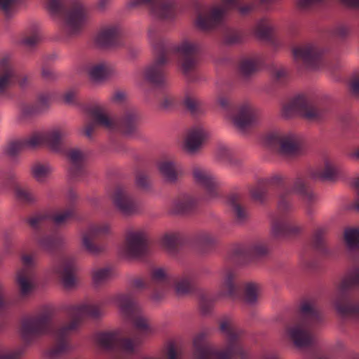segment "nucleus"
I'll return each instance as SVG.
<instances>
[{
  "mask_svg": "<svg viewBox=\"0 0 359 359\" xmlns=\"http://www.w3.org/2000/svg\"><path fill=\"white\" fill-rule=\"evenodd\" d=\"M101 314V311L94 305L81 304L75 306L71 309L72 322L55 331L53 330L48 315L27 318L22 320L20 335L25 341L46 334H52L56 338H63L76 331L83 318H97Z\"/></svg>",
  "mask_w": 359,
  "mask_h": 359,
  "instance_id": "nucleus-1",
  "label": "nucleus"
},
{
  "mask_svg": "<svg viewBox=\"0 0 359 359\" xmlns=\"http://www.w3.org/2000/svg\"><path fill=\"white\" fill-rule=\"evenodd\" d=\"M149 36L156 52V58L154 63L145 70V79L154 83L161 82L163 79L162 66L167 62L168 58L172 56L182 58L181 69L184 74L189 73L195 67L196 61L191 57L197 49L194 43L184 41L169 50H165L161 43L156 42L154 32L149 31Z\"/></svg>",
  "mask_w": 359,
  "mask_h": 359,
  "instance_id": "nucleus-2",
  "label": "nucleus"
},
{
  "mask_svg": "<svg viewBox=\"0 0 359 359\" xmlns=\"http://www.w3.org/2000/svg\"><path fill=\"white\" fill-rule=\"evenodd\" d=\"M67 135L65 131L60 128H55L48 133H37L25 141L11 144L8 152L13 156L17 151L25 148L33 149L43 144H46L51 151H58L61 148L63 139Z\"/></svg>",
  "mask_w": 359,
  "mask_h": 359,
  "instance_id": "nucleus-3",
  "label": "nucleus"
},
{
  "mask_svg": "<svg viewBox=\"0 0 359 359\" xmlns=\"http://www.w3.org/2000/svg\"><path fill=\"white\" fill-rule=\"evenodd\" d=\"M231 323L226 320L221 322L220 329L224 332H229L228 336L229 347L226 350L221 352H215L214 349L205 343L203 334L196 336L194 339V346L196 349V359H229L234 354L236 349V338L234 333L230 332Z\"/></svg>",
  "mask_w": 359,
  "mask_h": 359,
  "instance_id": "nucleus-4",
  "label": "nucleus"
},
{
  "mask_svg": "<svg viewBox=\"0 0 359 359\" xmlns=\"http://www.w3.org/2000/svg\"><path fill=\"white\" fill-rule=\"evenodd\" d=\"M224 6L216 7L211 11L201 10L198 12L195 20V25L201 30L210 29L218 25L224 18L226 11L229 8H236L241 15H246L252 10V6L245 4L236 6L238 0H223Z\"/></svg>",
  "mask_w": 359,
  "mask_h": 359,
  "instance_id": "nucleus-5",
  "label": "nucleus"
},
{
  "mask_svg": "<svg viewBox=\"0 0 359 359\" xmlns=\"http://www.w3.org/2000/svg\"><path fill=\"white\" fill-rule=\"evenodd\" d=\"M300 315L299 321L290 327L287 333L295 346L304 348L309 346L313 341V337L307 328L316 316L313 304L308 302L303 303Z\"/></svg>",
  "mask_w": 359,
  "mask_h": 359,
  "instance_id": "nucleus-6",
  "label": "nucleus"
},
{
  "mask_svg": "<svg viewBox=\"0 0 359 359\" xmlns=\"http://www.w3.org/2000/svg\"><path fill=\"white\" fill-rule=\"evenodd\" d=\"M94 123L87 126L85 128V135L87 137L91 138L93 131L97 126H101L109 130L120 129L122 133L130 135L135 130L136 118L133 114H128L121 121L111 118L107 114L97 111L93 113Z\"/></svg>",
  "mask_w": 359,
  "mask_h": 359,
  "instance_id": "nucleus-7",
  "label": "nucleus"
},
{
  "mask_svg": "<svg viewBox=\"0 0 359 359\" xmlns=\"http://www.w3.org/2000/svg\"><path fill=\"white\" fill-rule=\"evenodd\" d=\"M359 286V269H355L348 273L343 279L339 290L338 299L335 302V309L341 316L351 315L359 317V304L355 306L343 305L344 294L353 286Z\"/></svg>",
  "mask_w": 359,
  "mask_h": 359,
  "instance_id": "nucleus-8",
  "label": "nucleus"
},
{
  "mask_svg": "<svg viewBox=\"0 0 359 359\" xmlns=\"http://www.w3.org/2000/svg\"><path fill=\"white\" fill-rule=\"evenodd\" d=\"M264 142L268 146L279 144V152L284 155L296 153L302 144L301 138L297 135L292 133L283 134L278 131L268 134Z\"/></svg>",
  "mask_w": 359,
  "mask_h": 359,
  "instance_id": "nucleus-9",
  "label": "nucleus"
},
{
  "mask_svg": "<svg viewBox=\"0 0 359 359\" xmlns=\"http://www.w3.org/2000/svg\"><path fill=\"white\" fill-rule=\"evenodd\" d=\"M294 114H298L308 121H314L320 116L319 111L313 107L304 96L295 97L291 103L283 108V114L290 117Z\"/></svg>",
  "mask_w": 359,
  "mask_h": 359,
  "instance_id": "nucleus-10",
  "label": "nucleus"
},
{
  "mask_svg": "<svg viewBox=\"0 0 359 359\" xmlns=\"http://www.w3.org/2000/svg\"><path fill=\"white\" fill-rule=\"evenodd\" d=\"M146 234L141 231L128 232L121 253L128 258L139 257L146 251Z\"/></svg>",
  "mask_w": 359,
  "mask_h": 359,
  "instance_id": "nucleus-11",
  "label": "nucleus"
},
{
  "mask_svg": "<svg viewBox=\"0 0 359 359\" xmlns=\"http://www.w3.org/2000/svg\"><path fill=\"white\" fill-rule=\"evenodd\" d=\"M208 131L201 126L190 128L186 135L183 149L189 154H195L200 150L208 139Z\"/></svg>",
  "mask_w": 359,
  "mask_h": 359,
  "instance_id": "nucleus-12",
  "label": "nucleus"
},
{
  "mask_svg": "<svg viewBox=\"0 0 359 359\" xmlns=\"http://www.w3.org/2000/svg\"><path fill=\"white\" fill-rule=\"evenodd\" d=\"M193 177L195 182L203 187L206 199H211L217 195L216 182L210 172L201 168H194Z\"/></svg>",
  "mask_w": 359,
  "mask_h": 359,
  "instance_id": "nucleus-13",
  "label": "nucleus"
},
{
  "mask_svg": "<svg viewBox=\"0 0 359 359\" xmlns=\"http://www.w3.org/2000/svg\"><path fill=\"white\" fill-rule=\"evenodd\" d=\"M112 201L116 208L123 215H130L138 211L137 204L121 188L116 190Z\"/></svg>",
  "mask_w": 359,
  "mask_h": 359,
  "instance_id": "nucleus-14",
  "label": "nucleus"
},
{
  "mask_svg": "<svg viewBox=\"0 0 359 359\" xmlns=\"http://www.w3.org/2000/svg\"><path fill=\"white\" fill-rule=\"evenodd\" d=\"M258 111L254 107L244 105L239 109L238 114L233 118L234 126L239 130H243L257 121Z\"/></svg>",
  "mask_w": 359,
  "mask_h": 359,
  "instance_id": "nucleus-15",
  "label": "nucleus"
},
{
  "mask_svg": "<svg viewBox=\"0 0 359 359\" xmlns=\"http://www.w3.org/2000/svg\"><path fill=\"white\" fill-rule=\"evenodd\" d=\"M87 17L86 11L79 5L69 11L64 20V27L69 33L76 32L85 22Z\"/></svg>",
  "mask_w": 359,
  "mask_h": 359,
  "instance_id": "nucleus-16",
  "label": "nucleus"
},
{
  "mask_svg": "<svg viewBox=\"0 0 359 359\" xmlns=\"http://www.w3.org/2000/svg\"><path fill=\"white\" fill-rule=\"evenodd\" d=\"M135 326L137 330H139L140 332L136 337L135 341H133L130 339H126L122 341L121 348L124 353H133L136 347L140 344V338H142L144 335L151 332L147 320L143 318H138L135 321Z\"/></svg>",
  "mask_w": 359,
  "mask_h": 359,
  "instance_id": "nucleus-17",
  "label": "nucleus"
},
{
  "mask_svg": "<svg viewBox=\"0 0 359 359\" xmlns=\"http://www.w3.org/2000/svg\"><path fill=\"white\" fill-rule=\"evenodd\" d=\"M293 57L296 61L302 60L305 64H310L317 60L319 53L311 45L299 46L293 48Z\"/></svg>",
  "mask_w": 359,
  "mask_h": 359,
  "instance_id": "nucleus-18",
  "label": "nucleus"
},
{
  "mask_svg": "<svg viewBox=\"0 0 359 359\" xmlns=\"http://www.w3.org/2000/svg\"><path fill=\"white\" fill-rule=\"evenodd\" d=\"M13 80V74L8 60L4 58L0 60V93H3L11 86Z\"/></svg>",
  "mask_w": 359,
  "mask_h": 359,
  "instance_id": "nucleus-19",
  "label": "nucleus"
},
{
  "mask_svg": "<svg viewBox=\"0 0 359 359\" xmlns=\"http://www.w3.org/2000/svg\"><path fill=\"white\" fill-rule=\"evenodd\" d=\"M111 72L109 65L104 63L93 65L88 68V74L91 81L97 82L107 78Z\"/></svg>",
  "mask_w": 359,
  "mask_h": 359,
  "instance_id": "nucleus-20",
  "label": "nucleus"
},
{
  "mask_svg": "<svg viewBox=\"0 0 359 359\" xmlns=\"http://www.w3.org/2000/svg\"><path fill=\"white\" fill-rule=\"evenodd\" d=\"M158 168L160 173L166 181L170 182L176 181L179 170L172 161H161L158 164Z\"/></svg>",
  "mask_w": 359,
  "mask_h": 359,
  "instance_id": "nucleus-21",
  "label": "nucleus"
},
{
  "mask_svg": "<svg viewBox=\"0 0 359 359\" xmlns=\"http://www.w3.org/2000/svg\"><path fill=\"white\" fill-rule=\"evenodd\" d=\"M17 280L22 294H27L33 287L32 273L30 271L23 269L18 273Z\"/></svg>",
  "mask_w": 359,
  "mask_h": 359,
  "instance_id": "nucleus-22",
  "label": "nucleus"
},
{
  "mask_svg": "<svg viewBox=\"0 0 359 359\" xmlns=\"http://www.w3.org/2000/svg\"><path fill=\"white\" fill-rule=\"evenodd\" d=\"M75 269L76 267L72 263H67L64 266L61 273V280L63 286L67 289L72 288L76 284Z\"/></svg>",
  "mask_w": 359,
  "mask_h": 359,
  "instance_id": "nucleus-23",
  "label": "nucleus"
},
{
  "mask_svg": "<svg viewBox=\"0 0 359 359\" xmlns=\"http://www.w3.org/2000/svg\"><path fill=\"white\" fill-rule=\"evenodd\" d=\"M118 34V30L114 27H109L102 29L96 36V42L105 46L114 41Z\"/></svg>",
  "mask_w": 359,
  "mask_h": 359,
  "instance_id": "nucleus-24",
  "label": "nucleus"
},
{
  "mask_svg": "<svg viewBox=\"0 0 359 359\" xmlns=\"http://www.w3.org/2000/svg\"><path fill=\"white\" fill-rule=\"evenodd\" d=\"M344 239L349 249L359 248V228L346 229L344 231Z\"/></svg>",
  "mask_w": 359,
  "mask_h": 359,
  "instance_id": "nucleus-25",
  "label": "nucleus"
},
{
  "mask_svg": "<svg viewBox=\"0 0 359 359\" xmlns=\"http://www.w3.org/2000/svg\"><path fill=\"white\" fill-rule=\"evenodd\" d=\"M51 171L52 169L48 164L36 163L32 168V175L38 182H43Z\"/></svg>",
  "mask_w": 359,
  "mask_h": 359,
  "instance_id": "nucleus-26",
  "label": "nucleus"
},
{
  "mask_svg": "<svg viewBox=\"0 0 359 359\" xmlns=\"http://www.w3.org/2000/svg\"><path fill=\"white\" fill-rule=\"evenodd\" d=\"M233 274L231 271H227L222 276V288L224 295L232 296L236 290L233 283Z\"/></svg>",
  "mask_w": 359,
  "mask_h": 359,
  "instance_id": "nucleus-27",
  "label": "nucleus"
},
{
  "mask_svg": "<svg viewBox=\"0 0 359 359\" xmlns=\"http://www.w3.org/2000/svg\"><path fill=\"white\" fill-rule=\"evenodd\" d=\"M337 174V168L330 161L326 160L324 163V170L320 172L317 177L322 180H331Z\"/></svg>",
  "mask_w": 359,
  "mask_h": 359,
  "instance_id": "nucleus-28",
  "label": "nucleus"
},
{
  "mask_svg": "<svg viewBox=\"0 0 359 359\" xmlns=\"http://www.w3.org/2000/svg\"><path fill=\"white\" fill-rule=\"evenodd\" d=\"M100 231V229H93L88 233L83 236V245L84 248L90 253L95 254L99 251V249L93 243V237Z\"/></svg>",
  "mask_w": 359,
  "mask_h": 359,
  "instance_id": "nucleus-29",
  "label": "nucleus"
},
{
  "mask_svg": "<svg viewBox=\"0 0 359 359\" xmlns=\"http://www.w3.org/2000/svg\"><path fill=\"white\" fill-rule=\"evenodd\" d=\"M112 271L108 268L95 270L93 273V282L98 285L107 281L111 276Z\"/></svg>",
  "mask_w": 359,
  "mask_h": 359,
  "instance_id": "nucleus-30",
  "label": "nucleus"
},
{
  "mask_svg": "<svg viewBox=\"0 0 359 359\" xmlns=\"http://www.w3.org/2000/svg\"><path fill=\"white\" fill-rule=\"evenodd\" d=\"M294 191L300 194L304 200L310 201L313 196L312 191L306 186L302 180H297L294 182Z\"/></svg>",
  "mask_w": 359,
  "mask_h": 359,
  "instance_id": "nucleus-31",
  "label": "nucleus"
},
{
  "mask_svg": "<svg viewBox=\"0 0 359 359\" xmlns=\"http://www.w3.org/2000/svg\"><path fill=\"white\" fill-rule=\"evenodd\" d=\"M115 303L118 307L120 311L123 314L128 313L133 309L134 306L133 302L125 295H119L116 297Z\"/></svg>",
  "mask_w": 359,
  "mask_h": 359,
  "instance_id": "nucleus-32",
  "label": "nucleus"
},
{
  "mask_svg": "<svg viewBox=\"0 0 359 359\" xmlns=\"http://www.w3.org/2000/svg\"><path fill=\"white\" fill-rule=\"evenodd\" d=\"M258 67L257 62L252 59L245 60L240 65V71L244 76H248L255 72Z\"/></svg>",
  "mask_w": 359,
  "mask_h": 359,
  "instance_id": "nucleus-33",
  "label": "nucleus"
},
{
  "mask_svg": "<svg viewBox=\"0 0 359 359\" xmlns=\"http://www.w3.org/2000/svg\"><path fill=\"white\" fill-rule=\"evenodd\" d=\"M258 294V286L254 283H249L245 287V302L249 304L256 302Z\"/></svg>",
  "mask_w": 359,
  "mask_h": 359,
  "instance_id": "nucleus-34",
  "label": "nucleus"
},
{
  "mask_svg": "<svg viewBox=\"0 0 359 359\" xmlns=\"http://www.w3.org/2000/svg\"><path fill=\"white\" fill-rule=\"evenodd\" d=\"M116 340V334L111 332L101 333L98 335L100 344L104 348L112 346Z\"/></svg>",
  "mask_w": 359,
  "mask_h": 359,
  "instance_id": "nucleus-35",
  "label": "nucleus"
},
{
  "mask_svg": "<svg viewBox=\"0 0 359 359\" xmlns=\"http://www.w3.org/2000/svg\"><path fill=\"white\" fill-rule=\"evenodd\" d=\"M193 203V199L190 196H186L181 200L175 201V206L177 211L183 212L190 208Z\"/></svg>",
  "mask_w": 359,
  "mask_h": 359,
  "instance_id": "nucleus-36",
  "label": "nucleus"
},
{
  "mask_svg": "<svg viewBox=\"0 0 359 359\" xmlns=\"http://www.w3.org/2000/svg\"><path fill=\"white\" fill-rule=\"evenodd\" d=\"M177 242V236L176 234H167L163 236L161 240L162 245L167 250H170L176 245Z\"/></svg>",
  "mask_w": 359,
  "mask_h": 359,
  "instance_id": "nucleus-37",
  "label": "nucleus"
},
{
  "mask_svg": "<svg viewBox=\"0 0 359 359\" xmlns=\"http://www.w3.org/2000/svg\"><path fill=\"white\" fill-rule=\"evenodd\" d=\"M191 288L190 283L187 280L178 281L175 285V292L177 295L187 294Z\"/></svg>",
  "mask_w": 359,
  "mask_h": 359,
  "instance_id": "nucleus-38",
  "label": "nucleus"
},
{
  "mask_svg": "<svg viewBox=\"0 0 359 359\" xmlns=\"http://www.w3.org/2000/svg\"><path fill=\"white\" fill-rule=\"evenodd\" d=\"M18 0H0V8L6 16H9L13 11L15 4Z\"/></svg>",
  "mask_w": 359,
  "mask_h": 359,
  "instance_id": "nucleus-39",
  "label": "nucleus"
},
{
  "mask_svg": "<svg viewBox=\"0 0 359 359\" xmlns=\"http://www.w3.org/2000/svg\"><path fill=\"white\" fill-rule=\"evenodd\" d=\"M272 233L275 236H279L287 230V225L283 222L273 221L271 224Z\"/></svg>",
  "mask_w": 359,
  "mask_h": 359,
  "instance_id": "nucleus-40",
  "label": "nucleus"
},
{
  "mask_svg": "<svg viewBox=\"0 0 359 359\" xmlns=\"http://www.w3.org/2000/svg\"><path fill=\"white\" fill-rule=\"evenodd\" d=\"M72 215V212L67 210L63 212H59L53 217V220L56 224H61L69 219Z\"/></svg>",
  "mask_w": 359,
  "mask_h": 359,
  "instance_id": "nucleus-41",
  "label": "nucleus"
},
{
  "mask_svg": "<svg viewBox=\"0 0 359 359\" xmlns=\"http://www.w3.org/2000/svg\"><path fill=\"white\" fill-rule=\"evenodd\" d=\"M151 278L155 282H161L165 280L167 273L162 268L155 269L151 272Z\"/></svg>",
  "mask_w": 359,
  "mask_h": 359,
  "instance_id": "nucleus-42",
  "label": "nucleus"
},
{
  "mask_svg": "<svg viewBox=\"0 0 359 359\" xmlns=\"http://www.w3.org/2000/svg\"><path fill=\"white\" fill-rule=\"evenodd\" d=\"M44 4L46 8L52 13H57L60 8V0H45Z\"/></svg>",
  "mask_w": 359,
  "mask_h": 359,
  "instance_id": "nucleus-43",
  "label": "nucleus"
},
{
  "mask_svg": "<svg viewBox=\"0 0 359 359\" xmlns=\"http://www.w3.org/2000/svg\"><path fill=\"white\" fill-rule=\"evenodd\" d=\"M41 36L39 34H34V35L25 38L22 40V43L27 48H32L36 45L41 41Z\"/></svg>",
  "mask_w": 359,
  "mask_h": 359,
  "instance_id": "nucleus-44",
  "label": "nucleus"
},
{
  "mask_svg": "<svg viewBox=\"0 0 359 359\" xmlns=\"http://www.w3.org/2000/svg\"><path fill=\"white\" fill-rule=\"evenodd\" d=\"M15 194L22 201L30 202L34 200L32 194L27 190L18 189L16 190Z\"/></svg>",
  "mask_w": 359,
  "mask_h": 359,
  "instance_id": "nucleus-45",
  "label": "nucleus"
},
{
  "mask_svg": "<svg viewBox=\"0 0 359 359\" xmlns=\"http://www.w3.org/2000/svg\"><path fill=\"white\" fill-rule=\"evenodd\" d=\"M171 8L167 6H161L157 7L154 11V15L160 18H164L168 17Z\"/></svg>",
  "mask_w": 359,
  "mask_h": 359,
  "instance_id": "nucleus-46",
  "label": "nucleus"
},
{
  "mask_svg": "<svg viewBox=\"0 0 359 359\" xmlns=\"http://www.w3.org/2000/svg\"><path fill=\"white\" fill-rule=\"evenodd\" d=\"M69 158L72 163L76 164L83 159V154L79 150H72L69 153Z\"/></svg>",
  "mask_w": 359,
  "mask_h": 359,
  "instance_id": "nucleus-47",
  "label": "nucleus"
},
{
  "mask_svg": "<svg viewBox=\"0 0 359 359\" xmlns=\"http://www.w3.org/2000/svg\"><path fill=\"white\" fill-rule=\"evenodd\" d=\"M320 1L321 0H297V6L301 9H306L315 5Z\"/></svg>",
  "mask_w": 359,
  "mask_h": 359,
  "instance_id": "nucleus-48",
  "label": "nucleus"
},
{
  "mask_svg": "<svg viewBox=\"0 0 359 359\" xmlns=\"http://www.w3.org/2000/svg\"><path fill=\"white\" fill-rule=\"evenodd\" d=\"M186 107L191 111L196 109L198 102L195 97H187L184 100Z\"/></svg>",
  "mask_w": 359,
  "mask_h": 359,
  "instance_id": "nucleus-49",
  "label": "nucleus"
},
{
  "mask_svg": "<svg viewBox=\"0 0 359 359\" xmlns=\"http://www.w3.org/2000/svg\"><path fill=\"white\" fill-rule=\"evenodd\" d=\"M266 252V248L262 245H255L250 249V254L254 257L263 255Z\"/></svg>",
  "mask_w": 359,
  "mask_h": 359,
  "instance_id": "nucleus-50",
  "label": "nucleus"
},
{
  "mask_svg": "<svg viewBox=\"0 0 359 359\" xmlns=\"http://www.w3.org/2000/svg\"><path fill=\"white\" fill-rule=\"evenodd\" d=\"M350 89L355 95H359V76H354L350 83Z\"/></svg>",
  "mask_w": 359,
  "mask_h": 359,
  "instance_id": "nucleus-51",
  "label": "nucleus"
},
{
  "mask_svg": "<svg viewBox=\"0 0 359 359\" xmlns=\"http://www.w3.org/2000/svg\"><path fill=\"white\" fill-rule=\"evenodd\" d=\"M76 98V93L72 90L67 91L63 95V100L66 104H73Z\"/></svg>",
  "mask_w": 359,
  "mask_h": 359,
  "instance_id": "nucleus-52",
  "label": "nucleus"
},
{
  "mask_svg": "<svg viewBox=\"0 0 359 359\" xmlns=\"http://www.w3.org/2000/svg\"><path fill=\"white\" fill-rule=\"evenodd\" d=\"M233 211L237 217V219L239 220H242L245 218L246 214L245 210L238 204H233Z\"/></svg>",
  "mask_w": 359,
  "mask_h": 359,
  "instance_id": "nucleus-53",
  "label": "nucleus"
},
{
  "mask_svg": "<svg viewBox=\"0 0 359 359\" xmlns=\"http://www.w3.org/2000/svg\"><path fill=\"white\" fill-rule=\"evenodd\" d=\"M265 191L264 190H259L257 189H255L251 191V196L253 199L256 201H262L265 196Z\"/></svg>",
  "mask_w": 359,
  "mask_h": 359,
  "instance_id": "nucleus-54",
  "label": "nucleus"
},
{
  "mask_svg": "<svg viewBox=\"0 0 359 359\" xmlns=\"http://www.w3.org/2000/svg\"><path fill=\"white\" fill-rule=\"evenodd\" d=\"M43 219V217H34L29 220V223L33 228H36L39 224H41Z\"/></svg>",
  "mask_w": 359,
  "mask_h": 359,
  "instance_id": "nucleus-55",
  "label": "nucleus"
},
{
  "mask_svg": "<svg viewBox=\"0 0 359 359\" xmlns=\"http://www.w3.org/2000/svg\"><path fill=\"white\" fill-rule=\"evenodd\" d=\"M285 75V72L283 69H278L276 70L273 74L272 76L274 79H280L282 77H283Z\"/></svg>",
  "mask_w": 359,
  "mask_h": 359,
  "instance_id": "nucleus-56",
  "label": "nucleus"
},
{
  "mask_svg": "<svg viewBox=\"0 0 359 359\" xmlns=\"http://www.w3.org/2000/svg\"><path fill=\"white\" fill-rule=\"evenodd\" d=\"M341 1L346 6L351 7H358L359 0H341Z\"/></svg>",
  "mask_w": 359,
  "mask_h": 359,
  "instance_id": "nucleus-57",
  "label": "nucleus"
},
{
  "mask_svg": "<svg viewBox=\"0 0 359 359\" xmlns=\"http://www.w3.org/2000/svg\"><path fill=\"white\" fill-rule=\"evenodd\" d=\"M124 98H125V93L123 92H117L112 97L113 101L116 102H121L122 100H124Z\"/></svg>",
  "mask_w": 359,
  "mask_h": 359,
  "instance_id": "nucleus-58",
  "label": "nucleus"
},
{
  "mask_svg": "<svg viewBox=\"0 0 359 359\" xmlns=\"http://www.w3.org/2000/svg\"><path fill=\"white\" fill-rule=\"evenodd\" d=\"M22 261L25 266H29L34 262L32 257L30 255H25L22 257Z\"/></svg>",
  "mask_w": 359,
  "mask_h": 359,
  "instance_id": "nucleus-59",
  "label": "nucleus"
},
{
  "mask_svg": "<svg viewBox=\"0 0 359 359\" xmlns=\"http://www.w3.org/2000/svg\"><path fill=\"white\" fill-rule=\"evenodd\" d=\"M218 103L222 109H226L229 104V100L225 97H220L218 99Z\"/></svg>",
  "mask_w": 359,
  "mask_h": 359,
  "instance_id": "nucleus-60",
  "label": "nucleus"
},
{
  "mask_svg": "<svg viewBox=\"0 0 359 359\" xmlns=\"http://www.w3.org/2000/svg\"><path fill=\"white\" fill-rule=\"evenodd\" d=\"M168 356L169 359H177V354L172 345L170 346L168 348Z\"/></svg>",
  "mask_w": 359,
  "mask_h": 359,
  "instance_id": "nucleus-61",
  "label": "nucleus"
},
{
  "mask_svg": "<svg viewBox=\"0 0 359 359\" xmlns=\"http://www.w3.org/2000/svg\"><path fill=\"white\" fill-rule=\"evenodd\" d=\"M136 183L140 187H146L147 184V179L144 176H140L136 181Z\"/></svg>",
  "mask_w": 359,
  "mask_h": 359,
  "instance_id": "nucleus-62",
  "label": "nucleus"
},
{
  "mask_svg": "<svg viewBox=\"0 0 359 359\" xmlns=\"http://www.w3.org/2000/svg\"><path fill=\"white\" fill-rule=\"evenodd\" d=\"M53 243V241L50 239H43L40 241V245L45 249H48Z\"/></svg>",
  "mask_w": 359,
  "mask_h": 359,
  "instance_id": "nucleus-63",
  "label": "nucleus"
},
{
  "mask_svg": "<svg viewBox=\"0 0 359 359\" xmlns=\"http://www.w3.org/2000/svg\"><path fill=\"white\" fill-rule=\"evenodd\" d=\"M16 355L13 353H8L0 355V359H15Z\"/></svg>",
  "mask_w": 359,
  "mask_h": 359,
  "instance_id": "nucleus-64",
  "label": "nucleus"
}]
</instances>
